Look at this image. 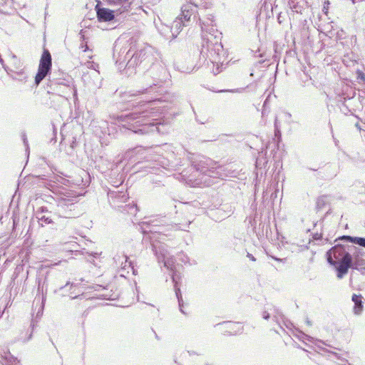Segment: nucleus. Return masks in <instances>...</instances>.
Wrapping results in <instances>:
<instances>
[{"label": "nucleus", "mask_w": 365, "mask_h": 365, "mask_svg": "<svg viewBox=\"0 0 365 365\" xmlns=\"http://www.w3.org/2000/svg\"><path fill=\"white\" fill-rule=\"evenodd\" d=\"M222 324L225 326L230 334H236L240 329V325L238 323L224 322Z\"/></svg>", "instance_id": "nucleus-18"}, {"label": "nucleus", "mask_w": 365, "mask_h": 365, "mask_svg": "<svg viewBox=\"0 0 365 365\" xmlns=\"http://www.w3.org/2000/svg\"><path fill=\"white\" fill-rule=\"evenodd\" d=\"M101 87V83H99V85L97 86V88H100Z\"/></svg>", "instance_id": "nucleus-38"}, {"label": "nucleus", "mask_w": 365, "mask_h": 365, "mask_svg": "<svg viewBox=\"0 0 365 365\" xmlns=\"http://www.w3.org/2000/svg\"><path fill=\"white\" fill-rule=\"evenodd\" d=\"M356 126L359 129L361 130V128L359 127V124H356Z\"/></svg>", "instance_id": "nucleus-37"}, {"label": "nucleus", "mask_w": 365, "mask_h": 365, "mask_svg": "<svg viewBox=\"0 0 365 365\" xmlns=\"http://www.w3.org/2000/svg\"><path fill=\"white\" fill-rule=\"evenodd\" d=\"M212 18H213L212 16H211V18H208L207 22L202 21L200 19H199L200 24L202 31H205V32L211 34V33L214 31L213 25H212V22H213Z\"/></svg>", "instance_id": "nucleus-16"}, {"label": "nucleus", "mask_w": 365, "mask_h": 365, "mask_svg": "<svg viewBox=\"0 0 365 365\" xmlns=\"http://www.w3.org/2000/svg\"><path fill=\"white\" fill-rule=\"evenodd\" d=\"M158 259L159 262L163 261L164 266L167 267L168 269H170V270H174L175 268L174 266V262L172 259L167 258L165 259V255L163 252H160V255H158Z\"/></svg>", "instance_id": "nucleus-17"}, {"label": "nucleus", "mask_w": 365, "mask_h": 365, "mask_svg": "<svg viewBox=\"0 0 365 365\" xmlns=\"http://www.w3.org/2000/svg\"><path fill=\"white\" fill-rule=\"evenodd\" d=\"M6 361V365H15L16 359L11 356L10 354H6L5 356H2Z\"/></svg>", "instance_id": "nucleus-20"}, {"label": "nucleus", "mask_w": 365, "mask_h": 365, "mask_svg": "<svg viewBox=\"0 0 365 365\" xmlns=\"http://www.w3.org/2000/svg\"><path fill=\"white\" fill-rule=\"evenodd\" d=\"M270 317L269 313H268L267 311H264L262 312V318L267 320Z\"/></svg>", "instance_id": "nucleus-24"}, {"label": "nucleus", "mask_w": 365, "mask_h": 365, "mask_svg": "<svg viewBox=\"0 0 365 365\" xmlns=\"http://www.w3.org/2000/svg\"><path fill=\"white\" fill-rule=\"evenodd\" d=\"M270 257H271L272 258H273L274 259L277 260V261H280V260H281L279 258H277V257H274V256L270 255Z\"/></svg>", "instance_id": "nucleus-31"}, {"label": "nucleus", "mask_w": 365, "mask_h": 365, "mask_svg": "<svg viewBox=\"0 0 365 365\" xmlns=\"http://www.w3.org/2000/svg\"><path fill=\"white\" fill-rule=\"evenodd\" d=\"M67 181L62 177L53 176L49 181L48 188L53 192L59 194L56 201V214L60 217L71 218L75 216L76 204L80 194L60 187L61 185H66Z\"/></svg>", "instance_id": "nucleus-2"}, {"label": "nucleus", "mask_w": 365, "mask_h": 365, "mask_svg": "<svg viewBox=\"0 0 365 365\" xmlns=\"http://www.w3.org/2000/svg\"><path fill=\"white\" fill-rule=\"evenodd\" d=\"M357 79L359 83H364L365 82V74L361 71H357Z\"/></svg>", "instance_id": "nucleus-22"}, {"label": "nucleus", "mask_w": 365, "mask_h": 365, "mask_svg": "<svg viewBox=\"0 0 365 365\" xmlns=\"http://www.w3.org/2000/svg\"><path fill=\"white\" fill-rule=\"evenodd\" d=\"M197 6L193 5L191 3L186 4L182 6L181 7V14L180 18L178 21H175L173 24L171 29L169 30V27L166 26L163 30H162V34L167 39H173L175 38L180 32V29L181 28V22L182 19L185 21H190L191 17L193 16V19L196 17V10Z\"/></svg>", "instance_id": "nucleus-4"}, {"label": "nucleus", "mask_w": 365, "mask_h": 365, "mask_svg": "<svg viewBox=\"0 0 365 365\" xmlns=\"http://www.w3.org/2000/svg\"><path fill=\"white\" fill-rule=\"evenodd\" d=\"M0 63H4V60L1 58V57L0 56Z\"/></svg>", "instance_id": "nucleus-32"}, {"label": "nucleus", "mask_w": 365, "mask_h": 365, "mask_svg": "<svg viewBox=\"0 0 365 365\" xmlns=\"http://www.w3.org/2000/svg\"><path fill=\"white\" fill-rule=\"evenodd\" d=\"M153 88V86H150L149 88H146V89H145V90H143L142 91H138V93H147V92H148L149 90H152Z\"/></svg>", "instance_id": "nucleus-26"}, {"label": "nucleus", "mask_w": 365, "mask_h": 365, "mask_svg": "<svg viewBox=\"0 0 365 365\" xmlns=\"http://www.w3.org/2000/svg\"><path fill=\"white\" fill-rule=\"evenodd\" d=\"M158 220H152L148 222H142L140 224V228L144 234L151 233L153 236H145L143 241L145 242H150V247L149 248L151 251H164V245L157 241V235L160 232V229L158 224Z\"/></svg>", "instance_id": "nucleus-5"}, {"label": "nucleus", "mask_w": 365, "mask_h": 365, "mask_svg": "<svg viewBox=\"0 0 365 365\" xmlns=\"http://www.w3.org/2000/svg\"><path fill=\"white\" fill-rule=\"evenodd\" d=\"M222 51L223 47L221 43L217 41L212 42V40L207 38L206 45L202 46L201 53L212 63L217 64L220 62V55Z\"/></svg>", "instance_id": "nucleus-7"}, {"label": "nucleus", "mask_w": 365, "mask_h": 365, "mask_svg": "<svg viewBox=\"0 0 365 365\" xmlns=\"http://www.w3.org/2000/svg\"><path fill=\"white\" fill-rule=\"evenodd\" d=\"M99 73L97 71H94L91 73L93 77H98Z\"/></svg>", "instance_id": "nucleus-28"}, {"label": "nucleus", "mask_w": 365, "mask_h": 365, "mask_svg": "<svg viewBox=\"0 0 365 365\" xmlns=\"http://www.w3.org/2000/svg\"><path fill=\"white\" fill-rule=\"evenodd\" d=\"M226 91L235 92V91H237V90H223V91H220V92H226Z\"/></svg>", "instance_id": "nucleus-30"}, {"label": "nucleus", "mask_w": 365, "mask_h": 365, "mask_svg": "<svg viewBox=\"0 0 365 365\" xmlns=\"http://www.w3.org/2000/svg\"><path fill=\"white\" fill-rule=\"evenodd\" d=\"M352 301L354 303V312L355 314L359 315L363 310L362 296L361 294H354L352 296Z\"/></svg>", "instance_id": "nucleus-15"}, {"label": "nucleus", "mask_w": 365, "mask_h": 365, "mask_svg": "<svg viewBox=\"0 0 365 365\" xmlns=\"http://www.w3.org/2000/svg\"><path fill=\"white\" fill-rule=\"evenodd\" d=\"M95 9L97 14V18L100 22L110 21L115 18L114 11L108 9L101 7V1L96 0Z\"/></svg>", "instance_id": "nucleus-12"}, {"label": "nucleus", "mask_w": 365, "mask_h": 365, "mask_svg": "<svg viewBox=\"0 0 365 365\" xmlns=\"http://www.w3.org/2000/svg\"><path fill=\"white\" fill-rule=\"evenodd\" d=\"M46 214H50L45 207H41L36 212V217L38 219V222L43 226L44 224H50L52 222V220L50 215H46Z\"/></svg>", "instance_id": "nucleus-13"}, {"label": "nucleus", "mask_w": 365, "mask_h": 365, "mask_svg": "<svg viewBox=\"0 0 365 365\" xmlns=\"http://www.w3.org/2000/svg\"><path fill=\"white\" fill-rule=\"evenodd\" d=\"M327 260L337 271V277L341 279L348 272L350 267L365 274V259L357 257L351 262V257L349 252H327Z\"/></svg>", "instance_id": "nucleus-3"}, {"label": "nucleus", "mask_w": 365, "mask_h": 365, "mask_svg": "<svg viewBox=\"0 0 365 365\" xmlns=\"http://www.w3.org/2000/svg\"><path fill=\"white\" fill-rule=\"evenodd\" d=\"M31 338V334H29V336H28V338H23L21 337V340L23 341H29L30 339Z\"/></svg>", "instance_id": "nucleus-27"}, {"label": "nucleus", "mask_w": 365, "mask_h": 365, "mask_svg": "<svg viewBox=\"0 0 365 365\" xmlns=\"http://www.w3.org/2000/svg\"><path fill=\"white\" fill-rule=\"evenodd\" d=\"M51 56L50 52L44 49L40 59L38 73L35 77V83L38 86L48 74L51 69Z\"/></svg>", "instance_id": "nucleus-9"}, {"label": "nucleus", "mask_w": 365, "mask_h": 365, "mask_svg": "<svg viewBox=\"0 0 365 365\" xmlns=\"http://www.w3.org/2000/svg\"><path fill=\"white\" fill-rule=\"evenodd\" d=\"M13 78L22 81L27 78V76L24 73V72L21 71L19 73H16V76H13Z\"/></svg>", "instance_id": "nucleus-21"}, {"label": "nucleus", "mask_w": 365, "mask_h": 365, "mask_svg": "<svg viewBox=\"0 0 365 365\" xmlns=\"http://www.w3.org/2000/svg\"><path fill=\"white\" fill-rule=\"evenodd\" d=\"M24 144L27 146V142H26V139H25V138H24Z\"/></svg>", "instance_id": "nucleus-33"}, {"label": "nucleus", "mask_w": 365, "mask_h": 365, "mask_svg": "<svg viewBox=\"0 0 365 365\" xmlns=\"http://www.w3.org/2000/svg\"><path fill=\"white\" fill-rule=\"evenodd\" d=\"M53 91L58 92L60 96L68 99L70 95H73L74 98L77 99V90L73 85L71 78L60 80L53 85Z\"/></svg>", "instance_id": "nucleus-10"}, {"label": "nucleus", "mask_w": 365, "mask_h": 365, "mask_svg": "<svg viewBox=\"0 0 365 365\" xmlns=\"http://www.w3.org/2000/svg\"><path fill=\"white\" fill-rule=\"evenodd\" d=\"M172 278H173V282H175V284H177V282H176V277L175 274H173L172 276ZM175 294H176V297L178 298V302H179V306H180V312L183 314H185L184 311L182 310V295L180 294V289L179 288L177 287V285L175 284Z\"/></svg>", "instance_id": "nucleus-19"}, {"label": "nucleus", "mask_w": 365, "mask_h": 365, "mask_svg": "<svg viewBox=\"0 0 365 365\" xmlns=\"http://www.w3.org/2000/svg\"><path fill=\"white\" fill-rule=\"evenodd\" d=\"M307 323L308 325H311V323H310V322L309 320H307Z\"/></svg>", "instance_id": "nucleus-34"}, {"label": "nucleus", "mask_w": 365, "mask_h": 365, "mask_svg": "<svg viewBox=\"0 0 365 365\" xmlns=\"http://www.w3.org/2000/svg\"><path fill=\"white\" fill-rule=\"evenodd\" d=\"M338 246H342V247H343V248H342V249H343V250H342V251H345V247H344L341 244H340V243H338L336 246L332 247H331V248L328 249V250H327V251H329V252H331V251H336V247H337Z\"/></svg>", "instance_id": "nucleus-23"}, {"label": "nucleus", "mask_w": 365, "mask_h": 365, "mask_svg": "<svg viewBox=\"0 0 365 365\" xmlns=\"http://www.w3.org/2000/svg\"><path fill=\"white\" fill-rule=\"evenodd\" d=\"M339 241H341L343 242H351L352 244H355V245H359V246L365 248V238L364 237H351V236L344 235L339 239Z\"/></svg>", "instance_id": "nucleus-14"}, {"label": "nucleus", "mask_w": 365, "mask_h": 365, "mask_svg": "<svg viewBox=\"0 0 365 365\" xmlns=\"http://www.w3.org/2000/svg\"><path fill=\"white\" fill-rule=\"evenodd\" d=\"M160 103V100H154L138 106L133 112L118 116V120L123 127L135 133L158 131V123L154 121L163 113V109L159 106Z\"/></svg>", "instance_id": "nucleus-1"}, {"label": "nucleus", "mask_w": 365, "mask_h": 365, "mask_svg": "<svg viewBox=\"0 0 365 365\" xmlns=\"http://www.w3.org/2000/svg\"><path fill=\"white\" fill-rule=\"evenodd\" d=\"M191 163L197 172L210 177H216L220 174V170H222V168L217 166V163L212 160L202 155H197L191 160Z\"/></svg>", "instance_id": "nucleus-6"}, {"label": "nucleus", "mask_w": 365, "mask_h": 365, "mask_svg": "<svg viewBox=\"0 0 365 365\" xmlns=\"http://www.w3.org/2000/svg\"><path fill=\"white\" fill-rule=\"evenodd\" d=\"M87 49H88V46L86 45V48L83 49V51H86Z\"/></svg>", "instance_id": "nucleus-35"}, {"label": "nucleus", "mask_w": 365, "mask_h": 365, "mask_svg": "<svg viewBox=\"0 0 365 365\" xmlns=\"http://www.w3.org/2000/svg\"><path fill=\"white\" fill-rule=\"evenodd\" d=\"M128 1V0H116L117 5H118V4H120L123 3V2H126V1Z\"/></svg>", "instance_id": "nucleus-29"}, {"label": "nucleus", "mask_w": 365, "mask_h": 365, "mask_svg": "<svg viewBox=\"0 0 365 365\" xmlns=\"http://www.w3.org/2000/svg\"><path fill=\"white\" fill-rule=\"evenodd\" d=\"M188 180L191 182L192 180V178H191L190 177H188Z\"/></svg>", "instance_id": "nucleus-36"}, {"label": "nucleus", "mask_w": 365, "mask_h": 365, "mask_svg": "<svg viewBox=\"0 0 365 365\" xmlns=\"http://www.w3.org/2000/svg\"><path fill=\"white\" fill-rule=\"evenodd\" d=\"M247 257L252 261H255V258L253 257L252 254L247 252Z\"/></svg>", "instance_id": "nucleus-25"}, {"label": "nucleus", "mask_w": 365, "mask_h": 365, "mask_svg": "<svg viewBox=\"0 0 365 365\" xmlns=\"http://www.w3.org/2000/svg\"><path fill=\"white\" fill-rule=\"evenodd\" d=\"M152 48L149 46H145L143 48L133 54L131 58L128 61L127 65L133 66L134 64H144L146 66L153 63V57L152 55Z\"/></svg>", "instance_id": "nucleus-8"}, {"label": "nucleus", "mask_w": 365, "mask_h": 365, "mask_svg": "<svg viewBox=\"0 0 365 365\" xmlns=\"http://www.w3.org/2000/svg\"><path fill=\"white\" fill-rule=\"evenodd\" d=\"M155 153L160 154L163 157L159 158L155 161L163 168L171 166L174 167L173 158H174V152L172 150V146L170 145L165 144L163 147L157 146L155 148Z\"/></svg>", "instance_id": "nucleus-11"}]
</instances>
